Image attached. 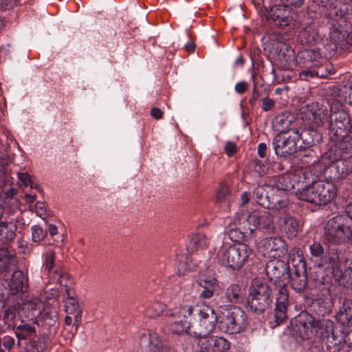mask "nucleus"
Wrapping results in <instances>:
<instances>
[{
  "instance_id": "obj_1",
  "label": "nucleus",
  "mask_w": 352,
  "mask_h": 352,
  "mask_svg": "<svg viewBox=\"0 0 352 352\" xmlns=\"http://www.w3.org/2000/svg\"><path fill=\"white\" fill-rule=\"evenodd\" d=\"M313 2L323 8L322 11L328 19L327 28L329 38L317 45L322 47L323 57L333 56L338 47L349 50L352 47V25L346 21L341 3L335 0H313Z\"/></svg>"
},
{
  "instance_id": "obj_2",
  "label": "nucleus",
  "mask_w": 352,
  "mask_h": 352,
  "mask_svg": "<svg viewBox=\"0 0 352 352\" xmlns=\"http://www.w3.org/2000/svg\"><path fill=\"white\" fill-rule=\"evenodd\" d=\"M308 118L317 126H324L331 141H337L340 135L351 131V122L349 113L343 110L342 104L335 101L330 107V114L327 109H311Z\"/></svg>"
},
{
  "instance_id": "obj_3",
  "label": "nucleus",
  "mask_w": 352,
  "mask_h": 352,
  "mask_svg": "<svg viewBox=\"0 0 352 352\" xmlns=\"http://www.w3.org/2000/svg\"><path fill=\"white\" fill-rule=\"evenodd\" d=\"M307 14L306 11L297 12L283 4L270 6L265 13L266 21L270 26L283 30L287 28V31L297 28L298 25L303 23L302 17Z\"/></svg>"
},
{
  "instance_id": "obj_4",
  "label": "nucleus",
  "mask_w": 352,
  "mask_h": 352,
  "mask_svg": "<svg viewBox=\"0 0 352 352\" xmlns=\"http://www.w3.org/2000/svg\"><path fill=\"white\" fill-rule=\"evenodd\" d=\"M265 50H268L274 64L279 69L289 70L295 65L294 50L279 35L271 36Z\"/></svg>"
},
{
  "instance_id": "obj_5",
  "label": "nucleus",
  "mask_w": 352,
  "mask_h": 352,
  "mask_svg": "<svg viewBox=\"0 0 352 352\" xmlns=\"http://www.w3.org/2000/svg\"><path fill=\"white\" fill-rule=\"evenodd\" d=\"M272 302L270 287L261 278H256L252 281L246 307L256 314H261L268 307Z\"/></svg>"
},
{
  "instance_id": "obj_6",
  "label": "nucleus",
  "mask_w": 352,
  "mask_h": 352,
  "mask_svg": "<svg viewBox=\"0 0 352 352\" xmlns=\"http://www.w3.org/2000/svg\"><path fill=\"white\" fill-rule=\"evenodd\" d=\"M251 252L250 248L244 243L223 245L217 253V259L222 265L237 270L244 265Z\"/></svg>"
},
{
  "instance_id": "obj_7",
  "label": "nucleus",
  "mask_w": 352,
  "mask_h": 352,
  "mask_svg": "<svg viewBox=\"0 0 352 352\" xmlns=\"http://www.w3.org/2000/svg\"><path fill=\"white\" fill-rule=\"evenodd\" d=\"M246 314L239 307H230L221 313L219 328L222 332L229 334L239 333L246 328Z\"/></svg>"
},
{
  "instance_id": "obj_8",
  "label": "nucleus",
  "mask_w": 352,
  "mask_h": 352,
  "mask_svg": "<svg viewBox=\"0 0 352 352\" xmlns=\"http://www.w3.org/2000/svg\"><path fill=\"white\" fill-rule=\"evenodd\" d=\"M298 141V129L292 128L278 133L272 139V145L278 157L287 158L297 153Z\"/></svg>"
},
{
  "instance_id": "obj_9",
  "label": "nucleus",
  "mask_w": 352,
  "mask_h": 352,
  "mask_svg": "<svg viewBox=\"0 0 352 352\" xmlns=\"http://www.w3.org/2000/svg\"><path fill=\"white\" fill-rule=\"evenodd\" d=\"M302 19L303 23L297 27L300 28L297 41L302 45H319L324 36V27L320 26L318 20L307 18L306 15L302 16Z\"/></svg>"
},
{
  "instance_id": "obj_10",
  "label": "nucleus",
  "mask_w": 352,
  "mask_h": 352,
  "mask_svg": "<svg viewBox=\"0 0 352 352\" xmlns=\"http://www.w3.org/2000/svg\"><path fill=\"white\" fill-rule=\"evenodd\" d=\"M200 308L199 306H192L189 304L181 305L175 308L170 314V316L173 318L170 324L171 330L173 333L181 334L186 333L191 335V318L193 312H197L196 309Z\"/></svg>"
},
{
  "instance_id": "obj_11",
  "label": "nucleus",
  "mask_w": 352,
  "mask_h": 352,
  "mask_svg": "<svg viewBox=\"0 0 352 352\" xmlns=\"http://www.w3.org/2000/svg\"><path fill=\"white\" fill-rule=\"evenodd\" d=\"M331 164L325 169V177L336 182L352 173V161L349 157L333 155V148L328 152Z\"/></svg>"
},
{
  "instance_id": "obj_12",
  "label": "nucleus",
  "mask_w": 352,
  "mask_h": 352,
  "mask_svg": "<svg viewBox=\"0 0 352 352\" xmlns=\"http://www.w3.org/2000/svg\"><path fill=\"white\" fill-rule=\"evenodd\" d=\"M318 321L307 312H302L296 319L294 331L301 339H310L316 333Z\"/></svg>"
},
{
  "instance_id": "obj_13",
  "label": "nucleus",
  "mask_w": 352,
  "mask_h": 352,
  "mask_svg": "<svg viewBox=\"0 0 352 352\" xmlns=\"http://www.w3.org/2000/svg\"><path fill=\"white\" fill-rule=\"evenodd\" d=\"M196 311L198 314L199 327L197 330H191L192 334L199 336L210 335L215 328L217 321V315L214 310L208 306L197 308Z\"/></svg>"
},
{
  "instance_id": "obj_14",
  "label": "nucleus",
  "mask_w": 352,
  "mask_h": 352,
  "mask_svg": "<svg viewBox=\"0 0 352 352\" xmlns=\"http://www.w3.org/2000/svg\"><path fill=\"white\" fill-rule=\"evenodd\" d=\"M289 267L280 259L270 260L265 266L266 274L275 286L287 283L289 278Z\"/></svg>"
},
{
  "instance_id": "obj_15",
  "label": "nucleus",
  "mask_w": 352,
  "mask_h": 352,
  "mask_svg": "<svg viewBox=\"0 0 352 352\" xmlns=\"http://www.w3.org/2000/svg\"><path fill=\"white\" fill-rule=\"evenodd\" d=\"M270 189V186H258L253 191V198L256 202L268 209H278L284 206L283 202L279 197L273 192H270L267 189Z\"/></svg>"
},
{
  "instance_id": "obj_16",
  "label": "nucleus",
  "mask_w": 352,
  "mask_h": 352,
  "mask_svg": "<svg viewBox=\"0 0 352 352\" xmlns=\"http://www.w3.org/2000/svg\"><path fill=\"white\" fill-rule=\"evenodd\" d=\"M278 292L276 295L274 318L277 324L282 323L287 318V311L289 305L288 290L286 283L276 285Z\"/></svg>"
},
{
  "instance_id": "obj_17",
  "label": "nucleus",
  "mask_w": 352,
  "mask_h": 352,
  "mask_svg": "<svg viewBox=\"0 0 352 352\" xmlns=\"http://www.w3.org/2000/svg\"><path fill=\"white\" fill-rule=\"evenodd\" d=\"M322 56L321 47L319 46L314 48H304L298 52L296 63L300 67L311 68L320 63Z\"/></svg>"
},
{
  "instance_id": "obj_18",
  "label": "nucleus",
  "mask_w": 352,
  "mask_h": 352,
  "mask_svg": "<svg viewBox=\"0 0 352 352\" xmlns=\"http://www.w3.org/2000/svg\"><path fill=\"white\" fill-rule=\"evenodd\" d=\"M54 260L55 252L53 250H48L46 252L43 267L45 271L47 272V274L52 280L63 285V282L68 278V275L54 265Z\"/></svg>"
},
{
  "instance_id": "obj_19",
  "label": "nucleus",
  "mask_w": 352,
  "mask_h": 352,
  "mask_svg": "<svg viewBox=\"0 0 352 352\" xmlns=\"http://www.w3.org/2000/svg\"><path fill=\"white\" fill-rule=\"evenodd\" d=\"M299 140H301L300 148L305 149L318 145L322 140V133L314 127L309 126L298 129Z\"/></svg>"
},
{
  "instance_id": "obj_20",
  "label": "nucleus",
  "mask_w": 352,
  "mask_h": 352,
  "mask_svg": "<svg viewBox=\"0 0 352 352\" xmlns=\"http://www.w3.org/2000/svg\"><path fill=\"white\" fill-rule=\"evenodd\" d=\"M262 245L269 256L279 258L287 252L285 242L280 238H265L262 241Z\"/></svg>"
},
{
  "instance_id": "obj_21",
  "label": "nucleus",
  "mask_w": 352,
  "mask_h": 352,
  "mask_svg": "<svg viewBox=\"0 0 352 352\" xmlns=\"http://www.w3.org/2000/svg\"><path fill=\"white\" fill-rule=\"evenodd\" d=\"M329 264L333 270V274L340 285L349 287L352 286V267L346 268L344 272L338 266V258L333 256L329 258Z\"/></svg>"
},
{
  "instance_id": "obj_22",
  "label": "nucleus",
  "mask_w": 352,
  "mask_h": 352,
  "mask_svg": "<svg viewBox=\"0 0 352 352\" xmlns=\"http://www.w3.org/2000/svg\"><path fill=\"white\" fill-rule=\"evenodd\" d=\"M320 185V180L311 182L300 192L299 198L315 205L322 206Z\"/></svg>"
},
{
  "instance_id": "obj_23",
  "label": "nucleus",
  "mask_w": 352,
  "mask_h": 352,
  "mask_svg": "<svg viewBox=\"0 0 352 352\" xmlns=\"http://www.w3.org/2000/svg\"><path fill=\"white\" fill-rule=\"evenodd\" d=\"M334 143V149L333 148V155L344 157H352V131L340 135V138Z\"/></svg>"
},
{
  "instance_id": "obj_24",
  "label": "nucleus",
  "mask_w": 352,
  "mask_h": 352,
  "mask_svg": "<svg viewBox=\"0 0 352 352\" xmlns=\"http://www.w3.org/2000/svg\"><path fill=\"white\" fill-rule=\"evenodd\" d=\"M287 265L292 272H307L306 263L302 250L298 248H292L288 256Z\"/></svg>"
},
{
  "instance_id": "obj_25",
  "label": "nucleus",
  "mask_w": 352,
  "mask_h": 352,
  "mask_svg": "<svg viewBox=\"0 0 352 352\" xmlns=\"http://www.w3.org/2000/svg\"><path fill=\"white\" fill-rule=\"evenodd\" d=\"M142 352H162L163 342L160 336L155 334L142 335L140 338Z\"/></svg>"
},
{
  "instance_id": "obj_26",
  "label": "nucleus",
  "mask_w": 352,
  "mask_h": 352,
  "mask_svg": "<svg viewBox=\"0 0 352 352\" xmlns=\"http://www.w3.org/2000/svg\"><path fill=\"white\" fill-rule=\"evenodd\" d=\"M320 191L322 205H327L330 203L336 196L338 189L335 182L332 180H320Z\"/></svg>"
},
{
  "instance_id": "obj_27",
  "label": "nucleus",
  "mask_w": 352,
  "mask_h": 352,
  "mask_svg": "<svg viewBox=\"0 0 352 352\" xmlns=\"http://www.w3.org/2000/svg\"><path fill=\"white\" fill-rule=\"evenodd\" d=\"M245 295V289L239 284L230 285L225 292V298L228 302L239 303L243 302Z\"/></svg>"
},
{
  "instance_id": "obj_28",
  "label": "nucleus",
  "mask_w": 352,
  "mask_h": 352,
  "mask_svg": "<svg viewBox=\"0 0 352 352\" xmlns=\"http://www.w3.org/2000/svg\"><path fill=\"white\" fill-rule=\"evenodd\" d=\"M250 199V193L244 192L241 196V206L239 212H236L238 220H261L263 217L259 215V212L254 211L251 213L245 212L244 206L247 204Z\"/></svg>"
},
{
  "instance_id": "obj_29",
  "label": "nucleus",
  "mask_w": 352,
  "mask_h": 352,
  "mask_svg": "<svg viewBox=\"0 0 352 352\" xmlns=\"http://www.w3.org/2000/svg\"><path fill=\"white\" fill-rule=\"evenodd\" d=\"M27 285L28 278L25 276L24 273L20 270L15 271L10 283V290L12 294L23 292Z\"/></svg>"
},
{
  "instance_id": "obj_30",
  "label": "nucleus",
  "mask_w": 352,
  "mask_h": 352,
  "mask_svg": "<svg viewBox=\"0 0 352 352\" xmlns=\"http://www.w3.org/2000/svg\"><path fill=\"white\" fill-rule=\"evenodd\" d=\"M338 320L343 325H352V300L345 299L337 314Z\"/></svg>"
},
{
  "instance_id": "obj_31",
  "label": "nucleus",
  "mask_w": 352,
  "mask_h": 352,
  "mask_svg": "<svg viewBox=\"0 0 352 352\" xmlns=\"http://www.w3.org/2000/svg\"><path fill=\"white\" fill-rule=\"evenodd\" d=\"M217 283V280L212 277L200 279L199 280V285L202 290L199 292V297L202 299L210 298L214 294Z\"/></svg>"
},
{
  "instance_id": "obj_32",
  "label": "nucleus",
  "mask_w": 352,
  "mask_h": 352,
  "mask_svg": "<svg viewBox=\"0 0 352 352\" xmlns=\"http://www.w3.org/2000/svg\"><path fill=\"white\" fill-rule=\"evenodd\" d=\"M317 326L315 336L326 343L334 328L333 322L329 320H318Z\"/></svg>"
},
{
  "instance_id": "obj_33",
  "label": "nucleus",
  "mask_w": 352,
  "mask_h": 352,
  "mask_svg": "<svg viewBox=\"0 0 352 352\" xmlns=\"http://www.w3.org/2000/svg\"><path fill=\"white\" fill-rule=\"evenodd\" d=\"M290 278L291 287L296 292H302L307 286V272H291L289 274Z\"/></svg>"
},
{
  "instance_id": "obj_34",
  "label": "nucleus",
  "mask_w": 352,
  "mask_h": 352,
  "mask_svg": "<svg viewBox=\"0 0 352 352\" xmlns=\"http://www.w3.org/2000/svg\"><path fill=\"white\" fill-rule=\"evenodd\" d=\"M14 264V253L7 248H0V274L8 270Z\"/></svg>"
},
{
  "instance_id": "obj_35",
  "label": "nucleus",
  "mask_w": 352,
  "mask_h": 352,
  "mask_svg": "<svg viewBox=\"0 0 352 352\" xmlns=\"http://www.w3.org/2000/svg\"><path fill=\"white\" fill-rule=\"evenodd\" d=\"M13 228L16 226L10 221H1L0 223V245L14 238L15 233Z\"/></svg>"
},
{
  "instance_id": "obj_36",
  "label": "nucleus",
  "mask_w": 352,
  "mask_h": 352,
  "mask_svg": "<svg viewBox=\"0 0 352 352\" xmlns=\"http://www.w3.org/2000/svg\"><path fill=\"white\" fill-rule=\"evenodd\" d=\"M194 337V342L198 345L202 352H212L214 336H199L191 334Z\"/></svg>"
},
{
  "instance_id": "obj_37",
  "label": "nucleus",
  "mask_w": 352,
  "mask_h": 352,
  "mask_svg": "<svg viewBox=\"0 0 352 352\" xmlns=\"http://www.w3.org/2000/svg\"><path fill=\"white\" fill-rule=\"evenodd\" d=\"M35 328L28 324H21L14 327V332L18 338V345H21V340H25L35 333Z\"/></svg>"
},
{
  "instance_id": "obj_38",
  "label": "nucleus",
  "mask_w": 352,
  "mask_h": 352,
  "mask_svg": "<svg viewBox=\"0 0 352 352\" xmlns=\"http://www.w3.org/2000/svg\"><path fill=\"white\" fill-rule=\"evenodd\" d=\"M0 179L3 183L2 193L5 198H13L17 193V189L12 186L9 187L10 185L13 184L12 178L7 174H3L0 177Z\"/></svg>"
},
{
  "instance_id": "obj_39",
  "label": "nucleus",
  "mask_w": 352,
  "mask_h": 352,
  "mask_svg": "<svg viewBox=\"0 0 352 352\" xmlns=\"http://www.w3.org/2000/svg\"><path fill=\"white\" fill-rule=\"evenodd\" d=\"M274 187L278 190L289 191L294 188V184L288 175H278L275 178Z\"/></svg>"
},
{
  "instance_id": "obj_40",
  "label": "nucleus",
  "mask_w": 352,
  "mask_h": 352,
  "mask_svg": "<svg viewBox=\"0 0 352 352\" xmlns=\"http://www.w3.org/2000/svg\"><path fill=\"white\" fill-rule=\"evenodd\" d=\"M314 74L318 78H327L331 74L330 67L331 66L327 63L326 58L322 57L320 60V63L314 65Z\"/></svg>"
},
{
  "instance_id": "obj_41",
  "label": "nucleus",
  "mask_w": 352,
  "mask_h": 352,
  "mask_svg": "<svg viewBox=\"0 0 352 352\" xmlns=\"http://www.w3.org/2000/svg\"><path fill=\"white\" fill-rule=\"evenodd\" d=\"M250 167L256 175H264L268 170V160H260L254 159L250 162Z\"/></svg>"
},
{
  "instance_id": "obj_42",
  "label": "nucleus",
  "mask_w": 352,
  "mask_h": 352,
  "mask_svg": "<svg viewBox=\"0 0 352 352\" xmlns=\"http://www.w3.org/2000/svg\"><path fill=\"white\" fill-rule=\"evenodd\" d=\"M252 78L254 81V87L252 96L249 100V104L252 107H254L256 105L257 99L261 96L258 88L263 85V80L261 76H256L254 74H252Z\"/></svg>"
},
{
  "instance_id": "obj_43",
  "label": "nucleus",
  "mask_w": 352,
  "mask_h": 352,
  "mask_svg": "<svg viewBox=\"0 0 352 352\" xmlns=\"http://www.w3.org/2000/svg\"><path fill=\"white\" fill-rule=\"evenodd\" d=\"M209 240L206 235L202 234H195L190 239V248L192 250H197L199 249H204L208 247Z\"/></svg>"
},
{
  "instance_id": "obj_44",
  "label": "nucleus",
  "mask_w": 352,
  "mask_h": 352,
  "mask_svg": "<svg viewBox=\"0 0 352 352\" xmlns=\"http://www.w3.org/2000/svg\"><path fill=\"white\" fill-rule=\"evenodd\" d=\"M166 305L159 301H155L150 303L146 310L145 314L150 318L160 316L165 310Z\"/></svg>"
},
{
  "instance_id": "obj_45",
  "label": "nucleus",
  "mask_w": 352,
  "mask_h": 352,
  "mask_svg": "<svg viewBox=\"0 0 352 352\" xmlns=\"http://www.w3.org/2000/svg\"><path fill=\"white\" fill-rule=\"evenodd\" d=\"M230 349V342L223 337L214 336L212 352H224Z\"/></svg>"
},
{
  "instance_id": "obj_46",
  "label": "nucleus",
  "mask_w": 352,
  "mask_h": 352,
  "mask_svg": "<svg viewBox=\"0 0 352 352\" xmlns=\"http://www.w3.org/2000/svg\"><path fill=\"white\" fill-rule=\"evenodd\" d=\"M299 227L298 221H284L283 229L289 239H293L297 235Z\"/></svg>"
},
{
  "instance_id": "obj_47",
  "label": "nucleus",
  "mask_w": 352,
  "mask_h": 352,
  "mask_svg": "<svg viewBox=\"0 0 352 352\" xmlns=\"http://www.w3.org/2000/svg\"><path fill=\"white\" fill-rule=\"evenodd\" d=\"M43 320L45 325L56 327L58 323V313L56 310L45 311L43 315Z\"/></svg>"
},
{
  "instance_id": "obj_48",
  "label": "nucleus",
  "mask_w": 352,
  "mask_h": 352,
  "mask_svg": "<svg viewBox=\"0 0 352 352\" xmlns=\"http://www.w3.org/2000/svg\"><path fill=\"white\" fill-rule=\"evenodd\" d=\"M41 302L37 299L31 300L24 304L23 309L30 311L29 316L32 319L36 314H40Z\"/></svg>"
},
{
  "instance_id": "obj_49",
  "label": "nucleus",
  "mask_w": 352,
  "mask_h": 352,
  "mask_svg": "<svg viewBox=\"0 0 352 352\" xmlns=\"http://www.w3.org/2000/svg\"><path fill=\"white\" fill-rule=\"evenodd\" d=\"M318 305L323 307L322 314H329L331 312L333 308V300L332 296L328 294V296L325 298H320L317 300Z\"/></svg>"
},
{
  "instance_id": "obj_50",
  "label": "nucleus",
  "mask_w": 352,
  "mask_h": 352,
  "mask_svg": "<svg viewBox=\"0 0 352 352\" xmlns=\"http://www.w3.org/2000/svg\"><path fill=\"white\" fill-rule=\"evenodd\" d=\"M231 198V195L230 193V189L228 186L226 185H221L216 195V201L217 202H222V201H230Z\"/></svg>"
},
{
  "instance_id": "obj_51",
  "label": "nucleus",
  "mask_w": 352,
  "mask_h": 352,
  "mask_svg": "<svg viewBox=\"0 0 352 352\" xmlns=\"http://www.w3.org/2000/svg\"><path fill=\"white\" fill-rule=\"evenodd\" d=\"M14 343V339L10 336H5L0 338V352H5L6 350L11 351Z\"/></svg>"
},
{
  "instance_id": "obj_52",
  "label": "nucleus",
  "mask_w": 352,
  "mask_h": 352,
  "mask_svg": "<svg viewBox=\"0 0 352 352\" xmlns=\"http://www.w3.org/2000/svg\"><path fill=\"white\" fill-rule=\"evenodd\" d=\"M309 248L311 254L314 257L322 258L324 254V249L320 242L314 241Z\"/></svg>"
},
{
  "instance_id": "obj_53",
  "label": "nucleus",
  "mask_w": 352,
  "mask_h": 352,
  "mask_svg": "<svg viewBox=\"0 0 352 352\" xmlns=\"http://www.w3.org/2000/svg\"><path fill=\"white\" fill-rule=\"evenodd\" d=\"M82 309L77 299L65 300V311L69 314H73L77 310Z\"/></svg>"
},
{
  "instance_id": "obj_54",
  "label": "nucleus",
  "mask_w": 352,
  "mask_h": 352,
  "mask_svg": "<svg viewBox=\"0 0 352 352\" xmlns=\"http://www.w3.org/2000/svg\"><path fill=\"white\" fill-rule=\"evenodd\" d=\"M304 69L299 72L298 76L302 80H309L311 78L316 77L314 74V67L308 68L303 67Z\"/></svg>"
},
{
  "instance_id": "obj_55",
  "label": "nucleus",
  "mask_w": 352,
  "mask_h": 352,
  "mask_svg": "<svg viewBox=\"0 0 352 352\" xmlns=\"http://www.w3.org/2000/svg\"><path fill=\"white\" fill-rule=\"evenodd\" d=\"M15 317L16 309L14 307H8L5 310L3 315V320L5 324H10V322L15 318Z\"/></svg>"
},
{
  "instance_id": "obj_56",
  "label": "nucleus",
  "mask_w": 352,
  "mask_h": 352,
  "mask_svg": "<svg viewBox=\"0 0 352 352\" xmlns=\"http://www.w3.org/2000/svg\"><path fill=\"white\" fill-rule=\"evenodd\" d=\"M261 109L263 111H269L275 107V102L269 97H264L261 100Z\"/></svg>"
},
{
  "instance_id": "obj_57",
  "label": "nucleus",
  "mask_w": 352,
  "mask_h": 352,
  "mask_svg": "<svg viewBox=\"0 0 352 352\" xmlns=\"http://www.w3.org/2000/svg\"><path fill=\"white\" fill-rule=\"evenodd\" d=\"M18 178L25 187L30 186L31 188H33V182L27 173H18Z\"/></svg>"
},
{
  "instance_id": "obj_58",
  "label": "nucleus",
  "mask_w": 352,
  "mask_h": 352,
  "mask_svg": "<svg viewBox=\"0 0 352 352\" xmlns=\"http://www.w3.org/2000/svg\"><path fill=\"white\" fill-rule=\"evenodd\" d=\"M291 124L290 120H287L283 116H278L276 118V126L278 127L280 132L285 131V129H289L288 127Z\"/></svg>"
},
{
  "instance_id": "obj_59",
  "label": "nucleus",
  "mask_w": 352,
  "mask_h": 352,
  "mask_svg": "<svg viewBox=\"0 0 352 352\" xmlns=\"http://www.w3.org/2000/svg\"><path fill=\"white\" fill-rule=\"evenodd\" d=\"M36 213L42 220H45L47 217L45 209V204L43 202L38 201L36 204Z\"/></svg>"
},
{
  "instance_id": "obj_60",
  "label": "nucleus",
  "mask_w": 352,
  "mask_h": 352,
  "mask_svg": "<svg viewBox=\"0 0 352 352\" xmlns=\"http://www.w3.org/2000/svg\"><path fill=\"white\" fill-rule=\"evenodd\" d=\"M16 0H0V10H9L16 5Z\"/></svg>"
},
{
  "instance_id": "obj_61",
  "label": "nucleus",
  "mask_w": 352,
  "mask_h": 352,
  "mask_svg": "<svg viewBox=\"0 0 352 352\" xmlns=\"http://www.w3.org/2000/svg\"><path fill=\"white\" fill-rule=\"evenodd\" d=\"M341 341H342V338L341 337L339 338V336H338L336 334L335 330L333 329L332 331V333L330 334L326 344H328L329 346H331V345L336 346V345L339 344L341 342Z\"/></svg>"
},
{
  "instance_id": "obj_62",
  "label": "nucleus",
  "mask_w": 352,
  "mask_h": 352,
  "mask_svg": "<svg viewBox=\"0 0 352 352\" xmlns=\"http://www.w3.org/2000/svg\"><path fill=\"white\" fill-rule=\"evenodd\" d=\"M224 150L226 155L231 157L236 153V146L232 142H228L225 145Z\"/></svg>"
},
{
  "instance_id": "obj_63",
  "label": "nucleus",
  "mask_w": 352,
  "mask_h": 352,
  "mask_svg": "<svg viewBox=\"0 0 352 352\" xmlns=\"http://www.w3.org/2000/svg\"><path fill=\"white\" fill-rule=\"evenodd\" d=\"M43 236V232L41 228H32V239L34 241H39Z\"/></svg>"
},
{
  "instance_id": "obj_64",
  "label": "nucleus",
  "mask_w": 352,
  "mask_h": 352,
  "mask_svg": "<svg viewBox=\"0 0 352 352\" xmlns=\"http://www.w3.org/2000/svg\"><path fill=\"white\" fill-rule=\"evenodd\" d=\"M268 148L265 143L261 142L258 144L257 153L260 157L265 158L267 156Z\"/></svg>"
}]
</instances>
